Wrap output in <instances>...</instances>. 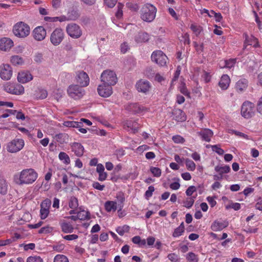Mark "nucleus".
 <instances>
[{
  "mask_svg": "<svg viewBox=\"0 0 262 262\" xmlns=\"http://www.w3.org/2000/svg\"><path fill=\"white\" fill-rule=\"evenodd\" d=\"M38 177L37 173L34 169L28 168L23 170L20 172L16 173L13 177V181L18 185L31 184Z\"/></svg>",
  "mask_w": 262,
  "mask_h": 262,
  "instance_id": "1",
  "label": "nucleus"
},
{
  "mask_svg": "<svg viewBox=\"0 0 262 262\" xmlns=\"http://www.w3.org/2000/svg\"><path fill=\"white\" fill-rule=\"evenodd\" d=\"M156 13V7L152 4L147 3L143 5L140 9V17L144 21L150 23L155 19Z\"/></svg>",
  "mask_w": 262,
  "mask_h": 262,
  "instance_id": "2",
  "label": "nucleus"
},
{
  "mask_svg": "<svg viewBox=\"0 0 262 262\" xmlns=\"http://www.w3.org/2000/svg\"><path fill=\"white\" fill-rule=\"evenodd\" d=\"M14 34L18 37L24 38L28 36L30 33V27L24 22L16 23L13 28Z\"/></svg>",
  "mask_w": 262,
  "mask_h": 262,
  "instance_id": "3",
  "label": "nucleus"
},
{
  "mask_svg": "<svg viewBox=\"0 0 262 262\" xmlns=\"http://www.w3.org/2000/svg\"><path fill=\"white\" fill-rule=\"evenodd\" d=\"M117 80V75L113 71L105 70L101 75V81L105 84L112 86L116 84Z\"/></svg>",
  "mask_w": 262,
  "mask_h": 262,
  "instance_id": "4",
  "label": "nucleus"
},
{
  "mask_svg": "<svg viewBox=\"0 0 262 262\" xmlns=\"http://www.w3.org/2000/svg\"><path fill=\"white\" fill-rule=\"evenodd\" d=\"M25 145V142L21 139H15L7 144V150L11 153H15L23 148Z\"/></svg>",
  "mask_w": 262,
  "mask_h": 262,
  "instance_id": "5",
  "label": "nucleus"
},
{
  "mask_svg": "<svg viewBox=\"0 0 262 262\" xmlns=\"http://www.w3.org/2000/svg\"><path fill=\"white\" fill-rule=\"evenodd\" d=\"M67 93L70 97L78 99L84 95L85 91L81 87L77 84H71L68 87Z\"/></svg>",
  "mask_w": 262,
  "mask_h": 262,
  "instance_id": "6",
  "label": "nucleus"
},
{
  "mask_svg": "<svg viewBox=\"0 0 262 262\" xmlns=\"http://www.w3.org/2000/svg\"><path fill=\"white\" fill-rule=\"evenodd\" d=\"M4 90L10 94L21 95L24 93V88L21 84L7 82L4 86Z\"/></svg>",
  "mask_w": 262,
  "mask_h": 262,
  "instance_id": "7",
  "label": "nucleus"
},
{
  "mask_svg": "<svg viewBox=\"0 0 262 262\" xmlns=\"http://www.w3.org/2000/svg\"><path fill=\"white\" fill-rule=\"evenodd\" d=\"M151 60L160 66L163 67L166 65L168 60L167 57L161 51H156L151 55Z\"/></svg>",
  "mask_w": 262,
  "mask_h": 262,
  "instance_id": "8",
  "label": "nucleus"
},
{
  "mask_svg": "<svg viewBox=\"0 0 262 262\" xmlns=\"http://www.w3.org/2000/svg\"><path fill=\"white\" fill-rule=\"evenodd\" d=\"M67 34L73 38H78L82 35V30L79 26L75 23L68 24L66 27Z\"/></svg>",
  "mask_w": 262,
  "mask_h": 262,
  "instance_id": "9",
  "label": "nucleus"
},
{
  "mask_svg": "<svg viewBox=\"0 0 262 262\" xmlns=\"http://www.w3.org/2000/svg\"><path fill=\"white\" fill-rule=\"evenodd\" d=\"M64 38V33L60 28L55 29L51 33L50 41L54 46L59 45Z\"/></svg>",
  "mask_w": 262,
  "mask_h": 262,
  "instance_id": "10",
  "label": "nucleus"
},
{
  "mask_svg": "<svg viewBox=\"0 0 262 262\" xmlns=\"http://www.w3.org/2000/svg\"><path fill=\"white\" fill-rule=\"evenodd\" d=\"M151 85L150 83L144 79L138 80L136 84V88L139 92L147 94L150 90Z\"/></svg>",
  "mask_w": 262,
  "mask_h": 262,
  "instance_id": "11",
  "label": "nucleus"
},
{
  "mask_svg": "<svg viewBox=\"0 0 262 262\" xmlns=\"http://www.w3.org/2000/svg\"><path fill=\"white\" fill-rule=\"evenodd\" d=\"M126 109L130 113L146 114L149 113L148 108L137 103L130 104L126 107Z\"/></svg>",
  "mask_w": 262,
  "mask_h": 262,
  "instance_id": "12",
  "label": "nucleus"
},
{
  "mask_svg": "<svg viewBox=\"0 0 262 262\" xmlns=\"http://www.w3.org/2000/svg\"><path fill=\"white\" fill-rule=\"evenodd\" d=\"M76 79L81 86H86L89 85L90 79L88 75L84 71H78L76 73Z\"/></svg>",
  "mask_w": 262,
  "mask_h": 262,
  "instance_id": "13",
  "label": "nucleus"
},
{
  "mask_svg": "<svg viewBox=\"0 0 262 262\" xmlns=\"http://www.w3.org/2000/svg\"><path fill=\"white\" fill-rule=\"evenodd\" d=\"M255 110L254 103L246 101L241 106V115H252L254 113Z\"/></svg>",
  "mask_w": 262,
  "mask_h": 262,
  "instance_id": "14",
  "label": "nucleus"
},
{
  "mask_svg": "<svg viewBox=\"0 0 262 262\" xmlns=\"http://www.w3.org/2000/svg\"><path fill=\"white\" fill-rule=\"evenodd\" d=\"M196 134L202 141L209 142L213 135V132L209 128H203L197 132Z\"/></svg>",
  "mask_w": 262,
  "mask_h": 262,
  "instance_id": "15",
  "label": "nucleus"
},
{
  "mask_svg": "<svg viewBox=\"0 0 262 262\" xmlns=\"http://www.w3.org/2000/svg\"><path fill=\"white\" fill-rule=\"evenodd\" d=\"M12 75L11 67L8 64H4L1 67L0 76L2 79L8 80L10 79Z\"/></svg>",
  "mask_w": 262,
  "mask_h": 262,
  "instance_id": "16",
  "label": "nucleus"
},
{
  "mask_svg": "<svg viewBox=\"0 0 262 262\" xmlns=\"http://www.w3.org/2000/svg\"><path fill=\"white\" fill-rule=\"evenodd\" d=\"M32 33L34 38L37 41L43 40L47 34L46 29L42 26L36 27L33 30Z\"/></svg>",
  "mask_w": 262,
  "mask_h": 262,
  "instance_id": "17",
  "label": "nucleus"
},
{
  "mask_svg": "<svg viewBox=\"0 0 262 262\" xmlns=\"http://www.w3.org/2000/svg\"><path fill=\"white\" fill-rule=\"evenodd\" d=\"M97 91L99 95L103 97H107L113 93L112 86L103 83L98 86Z\"/></svg>",
  "mask_w": 262,
  "mask_h": 262,
  "instance_id": "18",
  "label": "nucleus"
},
{
  "mask_svg": "<svg viewBox=\"0 0 262 262\" xmlns=\"http://www.w3.org/2000/svg\"><path fill=\"white\" fill-rule=\"evenodd\" d=\"M13 46V41L9 38L4 37L0 39V50L2 51H9Z\"/></svg>",
  "mask_w": 262,
  "mask_h": 262,
  "instance_id": "19",
  "label": "nucleus"
},
{
  "mask_svg": "<svg viewBox=\"0 0 262 262\" xmlns=\"http://www.w3.org/2000/svg\"><path fill=\"white\" fill-rule=\"evenodd\" d=\"M245 40L244 42V48H246L248 46H253L254 48L259 47L258 41L257 39L253 36H248V35L245 33L244 34Z\"/></svg>",
  "mask_w": 262,
  "mask_h": 262,
  "instance_id": "20",
  "label": "nucleus"
},
{
  "mask_svg": "<svg viewBox=\"0 0 262 262\" xmlns=\"http://www.w3.org/2000/svg\"><path fill=\"white\" fill-rule=\"evenodd\" d=\"M228 223L225 221H214L211 226V229L214 231H221L227 227Z\"/></svg>",
  "mask_w": 262,
  "mask_h": 262,
  "instance_id": "21",
  "label": "nucleus"
},
{
  "mask_svg": "<svg viewBox=\"0 0 262 262\" xmlns=\"http://www.w3.org/2000/svg\"><path fill=\"white\" fill-rule=\"evenodd\" d=\"M33 78L32 75L28 72H21L18 74V81L22 83H27Z\"/></svg>",
  "mask_w": 262,
  "mask_h": 262,
  "instance_id": "22",
  "label": "nucleus"
},
{
  "mask_svg": "<svg viewBox=\"0 0 262 262\" xmlns=\"http://www.w3.org/2000/svg\"><path fill=\"white\" fill-rule=\"evenodd\" d=\"M72 150L77 157H81L84 153V147L79 143L74 142L71 145Z\"/></svg>",
  "mask_w": 262,
  "mask_h": 262,
  "instance_id": "23",
  "label": "nucleus"
},
{
  "mask_svg": "<svg viewBox=\"0 0 262 262\" xmlns=\"http://www.w3.org/2000/svg\"><path fill=\"white\" fill-rule=\"evenodd\" d=\"M61 231L65 233H71L74 231V227L71 223L62 221L59 223Z\"/></svg>",
  "mask_w": 262,
  "mask_h": 262,
  "instance_id": "24",
  "label": "nucleus"
},
{
  "mask_svg": "<svg viewBox=\"0 0 262 262\" xmlns=\"http://www.w3.org/2000/svg\"><path fill=\"white\" fill-rule=\"evenodd\" d=\"M230 83V79L229 76L227 74H224L221 77L219 85L222 90H226L228 88Z\"/></svg>",
  "mask_w": 262,
  "mask_h": 262,
  "instance_id": "25",
  "label": "nucleus"
},
{
  "mask_svg": "<svg viewBox=\"0 0 262 262\" xmlns=\"http://www.w3.org/2000/svg\"><path fill=\"white\" fill-rule=\"evenodd\" d=\"M248 81L246 79H241L239 80L235 84V89L238 93H242L245 91L247 88Z\"/></svg>",
  "mask_w": 262,
  "mask_h": 262,
  "instance_id": "26",
  "label": "nucleus"
},
{
  "mask_svg": "<svg viewBox=\"0 0 262 262\" xmlns=\"http://www.w3.org/2000/svg\"><path fill=\"white\" fill-rule=\"evenodd\" d=\"M123 126L124 128L131 129L135 133L138 132V125L136 121L132 120H126L123 122Z\"/></svg>",
  "mask_w": 262,
  "mask_h": 262,
  "instance_id": "27",
  "label": "nucleus"
},
{
  "mask_svg": "<svg viewBox=\"0 0 262 262\" xmlns=\"http://www.w3.org/2000/svg\"><path fill=\"white\" fill-rule=\"evenodd\" d=\"M54 139L60 144L67 143L69 140V136L66 133H59L55 135Z\"/></svg>",
  "mask_w": 262,
  "mask_h": 262,
  "instance_id": "28",
  "label": "nucleus"
},
{
  "mask_svg": "<svg viewBox=\"0 0 262 262\" xmlns=\"http://www.w3.org/2000/svg\"><path fill=\"white\" fill-rule=\"evenodd\" d=\"M149 40V35L146 32H139L135 37V40L139 43L144 42Z\"/></svg>",
  "mask_w": 262,
  "mask_h": 262,
  "instance_id": "29",
  "label": "nucleus"
},
{
  "mask_svg": "<svg viewBox=\"0 0 262 262\" xmlns=\"http://www.w3.org/2000/svg\"><path fill=\"white\" fill-rule=\"evenodd\" d=\"M107 212L115 211L117 209V203L114 201H107L104 204Z\"/></svg>",
  "mask_w": 262,
  "mask_h": 262,
  "instance_id": "30",
  "label": "nucleus"
},
{
  "mask_svg": "<svg viewBox=\"0 0 262 262\" xmlns=\"http://www.w3.org/2000/svg\"><path fill=\"white\" fill-rule=\"evenodd\" d=\"M230 167L228 165H225L224 166L217 165L214 168L215 171L218 172L220 174L222 175L223 173H229L230 171Z\"/></svg>",
  "mask_w": 262,
  "mask_h": 262,
  "instance_id": "31",
  "label": "nucleus"
},
{
  "mask_svg": "<svg viewBox=\"0 0 262 262\" xmlns=\"http://www.w3.org/2000/svg\"><path fill=\"white\" fill-rule=\"evenodd\" d=\"M10 62L14 66H19L23 64L24 60L18 55H14L11 57Z\"/></svg>",
  "mask_w": 262,
  "mask_h": 262,
  "instance_id": "32",
  "label": "nucleus"
},
{
  "mask_svg": "<svg viewBox=\"0 0 262 262\" xmlns=\"http://www.w3.org/2000/svg\"><path fill=\"white\" fill-rule=\"evenodd\" d=\"M63 125L69 127H81L82 123L81 122L67 121L63 123Z\"/></svg>",
  "mask_w": 262,
  "mask_h": 262,
  "instance_id": "33",
  "label": "nucleus"
},
{
  "mask_svg": "<svg viewBox=\"0 0 262 262\" xmlns=\"http://www.w3.org/2000/svg\"><path fill=\"white\" fill-rule=\"evenodd\" d=\"M59 159L62 161L66 164H69L70 163L69 156L64 152H60L58 155Z\"/></svg>",
  "mask_w": 262,
  "mask_h": 262,
  "instance_id": "34",
  "label": "nucleus"
},
{
  "mask_svg": "<svg viewBox=\"0 0 262 262\" xmlns=\"http://www.w3.org/2000/svg\"><path fill=\"white\" fill-rule=\"evenodd\" d=\"M185 164L186 168L188 170L194 171L195 170L196 165L192 160L189 159H186L185 160Z\"/></svg>",
  "mask_w": 262,
  "mask_h": 262,
  "instance_id": "35",
  "label": "nucleus"
},
{
  "mask_svg": "<svg viewBox=\"0 0 262 262\" xmlns=\"http://www.w3.org/2000/svg\"><path fill=\"white\" fill-rule=\"evenodd\" d=\"M129 230V227L127 225L118 227L116 231L120 235L122 236L125 232H128Z\"/></svg>",
  "mask_w": 262,
  "mask_h": 262,
  "instance_id": "36",
  "label": "nucleus"
},
{
  "mask_svg": "<svg viewBox=\"0 0 262 262\" xmlns=\"http://www.w3.org/2000/svg\"><path fill=\"white\" fill-rule=\"evenodd\" d=\"M69 206L72 209L77 208L78 206V199L75 196L71 197L69 203Z\"/></svg>",
  "mask_w": 262,
  "mask_h": 262,
  "instance_id": "37",
  "label": "nucleus"
},
{
  "mask_svg": "<svg viewBox=\"0 0 262 262\" xmlns=\"http://www.w3.org/2000/svg\"><path fill=\"white\" fill-rule=\"evenodd\" d=\"M54 262H69L68 257L62 254H58L54 258Z\"/></svg>",
  "mask_w": 262,
  "mask_h": 262,
  "instance_id": "38",
  "label": "nucleus"
},
{
  "mask_svg": "<svg viewBox=\"0 0 262 262\" xmlns=\"http://www.w3.org/2000/svg\"><path fill=\"white\" fill-rule=\"evenodd\" d=\"M25 112L22 111L21 110H6L5 113L3 115H25Z\"/></svg>",
  "mask_w": 262,
  "mask_h": 262,
  "instance_id": "39",
  "label": "nucleus"
},
{
  "mask_svg": "<svg viewBox=\"0 0 262 262\" xmlns=\"http://www.w3.org/2000/svg\"><path fill=\"white\" fill-rule=\"evenodd\" d=\"M53 228L49 225L41 228L38 231L39 234H48L52 232Z\"/></svg>",
  "mask_w": 262,
  "mask_h": 262,
  "instance_id": "40",
  "label": "nucleus"
},
{
  "mask_svg": "<svg viewBox=\"0 0 262 262\" xmlns=\"http://www.w3.org/2000/svg\"><path fill=\"white\" fill-rule=\"evenodd\" d=\"M79 13L77 11L74 10L68 12V17L70 20H76L79 17Z\"/></svg>",
  "mask_w": 262,
  "mask_h": 262,
  "instance_id": "41",
  "label": "nucleus"
},
{
  "mask_svg": "<svg viewBox=\"0 0 262 262\" xmlns=\"http://www.w3.org/2000/svg\"><path fill=\"white\" fill-rule=\"evenodd\" d=\"M8 185L6 181H1L0 182V193L3 195L7 192Z\"/></svg>",
  "mask_w": 262,
  "mask_h": 262,
  "instance_id": "42",
  "label": "nucleus"
},
{
  "mask_svg": "<svg viewBox=\"0 0 262 262\" xmlns=\"http://www.w3.org/2000/svg\"><path fill=\"white\" fill-rule=\"evenodd\" d=\"M78 219L81 220H85L90 219L89 213L85 211H82L77 212Z\"/></svg>",
  "mask_w": 262,
  "mask_h": 262,
  "instance_id": "43",
  "label": "nucleus"
},
{
  "mask_svg": "<svg viewBox=\"0 0 262 262\" xmlns=\"http://www.w3.org/2000/svg\"><path fill=\"white\" fill-rule=\"evenodd\" d=\"M236 62V59H229L224 61V67L231 69L233 67Z\"/></svg>",
  "mask_w": 262,
  "mask_h": 262,
  "instance_id": "44",
  "label": "nucleus"
},
{
  "mask_svg": "<svg viewBox=\"0 0 262 262\" xmlns=\"http://www.w3.org/2000/svg\"><path fill=\"white\" fill-rule=\"evenodd\" d=\"M190 29L196 35H199L202 31V27L195 24H191Z\"/></svg>",
  "mask_w": 262,
  "mask_h": 262,
  "instance_id": "45",
  "label": "nucleus"
},
{
  "mask_svg": "<svg viewBox=\"0 0 262 262\" xmlns=\"http://www.w3.org/2000/svg\"><path fill=\"white\" fill-rule=\"evenodd\" d=\"M186 259L190 262H198V258L196 255L192 253L189 252L186 255Z\"/></svg>",
  "mask_w": 262,
  "mask_h": 262,
  "instance_id": "46",
  "label": "nucleus"
},
{
  "mask_svg": "<svg viewBox=\"0 0 262 262\" xmlns=\"http://www.w3.org/2000/svg\"><path fill=\"white\" fill-rule=\"evenodd\" d=\"M51 205V201L49 199H45L40 204V208L46 209H50Z\"/></svg>",
  "mask_w": 262,
  "mask_h": 262,
  "instance_id": "47",
  "label": "nucleus"
},
{
  "mask_svg": "<svg viewBox=\"0 0 262 262\" xmlns=\"http://www.w3.org/2000/svg\"><path fill=\"white\" fill-rule=\"evenodd\" d=\"M20 247H23L25 251L29 250H33L35 248V244L34 243H29L28 244H22L19 245Z\"/></svg>",
  "mask_w": 262,
  "mask_h": 262,
  "instance_id": "48",
  "label": "nucleus"
},
{
  "mask_svg": "<svg viewBox=\"0 0 262 262\" xmlns=\"http://www.w3.org/2000/svg\"><path fill=\"white\" fill-rule=\"evenodd\" d=\"M49 209H44V208H40V217L41 218V220H44L45 219H46L49 214Z\"/></svg>",
  "mask_w": 262,
  "mask_h": 262,
  "instance_id": "49",
  "label": "nucleus"
},
{
  "mask_svg": "<svg viewBox=\"0 0 262 262\" xmlns=\"http://www.w3.org/2000/svg\"><path fill=\"white\" fill-rule=\"evenodd\" d=\"M202 78L205 83H208L211 80V76L209 73L204 71L203 74L202 75Z\"/></svg>",
  "mask_w": 262,
  "mask_h": 262,
  "instance_id": "50",
  "label": "nucleus"
},
{
  "mask_svg": "<svg viewBox=\"0 0 262 262\" xmlns=\"http://www.w3.org/2000/svg\"><path fill=\"white\" fill-rule=\"evenodd\" d=\"M27 262H43L42 259L38 256H30L27 258Z\"/></svg>",
  "mask_w": 262,
  "mask_h": 262,
  "instance_id": "51",
  "label": "nucleus"
},
{
  "mask_svg": "<svg viewBox=\"0 0 262 262\" xmlns=\"http://www.w3.org/2000/svg\"><path fill=\"white\" fill-rule=\"evenodd\" d=\"M212 150L216 152L219 155H222L224 153L223 149L221 148L218 145H214L211 146Z\"/></svg>",
  "mask_w": 262,
  "mask_h": 262,
  "instance_id": "52",
  "label": "nucleus"
},
{
  "mask_svg": "<svg viewBox=\"0 0 262 262\" xmlns=\"http://www.w3.org/2000/svg\"><path fill=\"white\" fill-rule=\"evenodd\" d=\"M150 171L154 174V176L156 177H160L161 174V169L157 167H151L150 168Z\"/></svg>",
  "mask_w": 262,
  "mask_h": 262,
  "instance_id": "53",
  "label": "nucleus"
},
{
  "mask_svg": "<svg viewBox=\"0 0 262 262\" xmlns=\"http://www.w3.org/2000/svg\"><path fill=\"white\" fill-rule=\"evenodd\" d=\"M155 191V188L152 186L148 187L147 190L146 191L145 195L146 198H149L152 195L153 192Z\"/></svg>",
  "mask_w": 262,
  "mask_h": 262,
  "instance_id": "54",
  "label": "nucleus"
},
{
  "mask_svg": "<svg viewBox=\"0 0 262 262\" xmlns=\"http://www.w3.org/2000/svg\"><path fill=\"white\" fill-rule=\"evenodd\" d=\"M92 186L96 189H97L98 190L102 191L105 188L104 185H101L98 182H94Z\"/></svg>",
  "mask_w": 262,
  "mask_h": 262,
  "instance_id": "55",
  "label": "nucleus"
},
{
  "mask_svg": "<svg viewBox=\"0 0 262 262\" xmlns=\"http://www.w3.org/2000/svg\"><path fill=\"white\" fill-rule=\"evenodd\" d=\"M122 7L123 5L119 3L118 5V10L116 13V16L118 18H120L123 15Z\"/></svg>",
  "mask_w": 262,
  "mask_h": 262,
  "instance_id": "56",
  "label": "nucleus"
},
{
  "mask_svg": "<svg viewBox=\"0 0 262 262\" xmlns=\"http://www.w3.org/2000/svg\"><path fill=\"white\" fill-rule=\"evenodd\" d=\"M63 238L68 241L75 240L78 238V236L76 234H69L62 236Z\"/></svg>",
  "mask_w": 262,
  "mask_h": 262,
  "instance_id": "57",
  "label": "nucleus"
},
{
  "mask_svg": "<svg viewBox=\"0 0 262 262\" xmlns=\"http://www.w3.org/2000/svg\"><path fill=\"white\" fill-rule=\"evenodd\" d=\"M176 182H174L173 183H172L170 185V188L172 190H177L180 187V184L179 183V179L178 178L177 179Z\"/></svg>",
  "mask_w": 262,
  "mask_h": 262,
  "instance_id": "58",
  "label": "nucleus"
},
{
  "mask_svg": "<svg viewBox=\"0 0 262 262\" xmlns=\"http://www.w3.org/2000/svg\"><path fill=\"white\" fill-rule=\"evenodd\" d=\"M117 0H104V3L110 8L113 7L116 4Z\"/></svg>",
  "mask_w": 262,
  "mask_h": 262,
  "instance_id": "59",
  "label": "nucleus"
},
{
  "mask_svg": "<svg viewBox=\"0 0 262 262\" xmlns=\"http://www.w3.org/2000/svg\"><path fill=\"white\" fill-rule=\"evenodd\" d=\"M194 203V200L189 198L186 201L184 202V206L186 208H190Z\"/></svg>",
  "mask_w": 262,
  "mask_h": 262,
  "instance_id": "60",
  "label": "nucleus"
},
{
  "mask_svg": "<svg viewBox=\"0 0 262 262\" xmlns=\"http://www.w3.org/2000/svg\"><path fill=\"white\" fill-rule=\"evenodd\" d=\"M196 191V188L194 186H189L186 190V193L188 196H191Z\"/></svg>",
  "mask_w": 262,
  "mask_h": 262,
  "instance_id": "61",
  "label": "nucleus"
},
{
  "mask_svg": "<svg viewBox=\"0 0 262 262\" xmlns=\"http://www.w3.org/2000/svg\"><path fill=\"white\" fill-rule=\"evenodd\" d=\"M48 96V93L47 91L45 90L41 89L39 91V98L40 99H45Z\"/></svg>",
  "mask_w": 262,
  "mask_h": 262,
  "instance_id": "62",
  "label": "nucleus"
},
{
  "mask_svg": "<svg viewBox=\"0 0 262 262\" xmlns=\"http://www.w3.org/2000/svg\"><path fill=\"white\" fill-rule=\"evenodd\" d=\"M99 173V177H98V180L100 181H103L106 180L107 174L106 172L104 171H103V172H100V173Z\"/></svg>",
  "mask_w": 262,
  "mask_h": 262,
  "instance_id": "63",
  "label": "nucleus"
},
{
  "mask_svg": "<svg viewBox=\"0 0 262 262\" xmlns=\"http://www.w3.org/2000/svg\"><path fill=\"white\" fill-rule=\"evenodd\" d=\"M257 110L258 112L262 115V97L260 98L257 103Z\"/></svg>",
  "mask_w": 262,
  "mask_h": 262,
  "instance_id": "64",
  "label": "nucleus"
}]
</instances>
